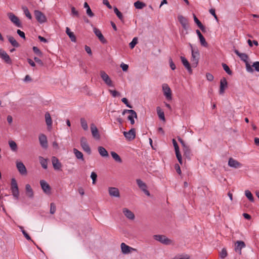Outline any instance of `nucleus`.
I'll return each mask as SVG.
<instances>
[{"mask_svg":"<svg viewBox=\"0 0 259 259\" xmlns=\"http://www.w3.org/2000/svg\"><path fill=\"white\" fill-rule=\"evenodd\" d=\"M191 50V62L192 66L196 67L199 62V52L197 48H193L192 45L190 44Z\"/></svg>","mask_w":259,"mask_h":259,"instance_id":"obj_1","label":"nucleus"},{"mask_svg":"<svg viewBox=\"0 0 259 259\" xmlns=\"http://www.w3.org/2000/svg\"><path fill=\"white\" fill-rule=\"evenodd\" d=\"M234 52L239 57L242 61L245 63L246 71L248 72L252 73L253 72V69L248 61V57L247 55L245 53H241L237 50H235Z\"/></svg>","mask_w":259,"mask_h":259,"instance_id":"obj_2","label":"nucleus"},{"mask_svg":"<svg viewBox=\"0 0 259 259\" xmlns=\"http://www.w3.org/2000/svg\"><path fill=\"white\" fill-rule=\"evenodd\" d=\"M11 190L15 199L18 200L19 198V191L17 181L15 178H12L11 182Z\"/></svg>","mask_w":259,"mask_h":259,"instance_id":"obj_3","label":"nucleus"},{"mask_svg":"<svg viewBox=\"0 0 259 259\" xmlns=\"http://www.w3.org/2000/svg\"><path fill=\"white\" fill-rule=\"evenodd\" d=\"M100 75L103 81L108 87H113L114 86L113 81L104 71H101Z\"/></svg>","mask_w":259,"mask_h":259,"instance_id":"obj_4","label":"nucleus"},{"mask_svg":"<svg viewBox=\"0 0 259 259\" xmlns=\"http://www.w3.org/2000/svg\"><path fill=\"white\" fill-rule=\"evenodd\" d=\"M7 16L11 22L16 27L22 28V25L19 18L13 13H8Z\"/></svg>","mask_w":259,"mask_h":259,"instance_id":"obj_5","label":"nucleus"},{"mask_svg":"<svg viewBox=\"0 0 259 259\" xmlns=\"http://www.w3.org/2000/svg\"><path fill=\"white\" fill-rule=\"evenodd\" d=\"M153 238L155 240L165 245H170L172 243V241L164 235H155Z\"/></svg>","mask_w":259,"mask_h":259,"instance_id":"obj_6","label":"nucleus"},{"mask_svg":"<svg viewBox=\"0 0 259 259\" xmlns=\"http://www.w3.org/2000/svg\"><path fill=\"white\" fill-rule=\"evenodd\" d=\"M162 92L166 100L170 101L172 100V93L171 90L168 85L166 83H164L162 85Z\"/></svg>","mask_w":259,"mask_h":259,"instance_id":"obj_7","label":"nucleus"},{"mask_svg":"<svg viewBox=\"0 0 259 259\" xmlns=\"http://www.w3.org/2000/svg\"><path fill=\"white\" fill-rule=\"evenodd\" d=\"M126 113L130 114V115L127 117L128 120L130 121L131 124H134L135 123L134 118H137V115L136 112L134 110L132 109H125L122 112V115H124Z\"/></svg>","mask_w":259,"mask_h":259,"instance_id":"obj_8","label":"nucleus"},{"mask_svg":"<svg viewBox=\"0 0 259 259\" xmlns=\"http://www.w3.org/2000/svg\"><path fill=\"white\" fill-rule=\"evenodd\" d=\"M120 247L121 252L124 254H129L133 251L137 252V249L134 248H133L131 246H128L124 243H121L120 244Z\"/></svg>","mask_w":259,"mask_h":259,"instance_id":"obj_9","label":"nucleus"},{"mask_svg":"<svg viewBox=\"0 0 259 259\" xmlns=\"http://www.w3.org/2000/svg\"><path fill=\"white\" fill-rule=\"evenodd\" d=\"M40 185L43 192L46 194L50 195L51 194V187L45 180H40Z\"/></svg>","mask_w":259,"mask_h":259,"instance_id":"obj_10","label":"nucleus"},{"mask_svg":"<svg viewBox=\"0 0 259 259\" xmlns=\"http://www.w3.org/2000/svg\"><path fill=\"white\" fill-rule=\"evenodd\" d=\"M0 57L6 63L9 64H12V62L10 56L7 52L2 48H0Z\"/></svg>","mask_w":259,"mask_h":259,"instance_id":"obj_11","label":"nucleus"},{"mask_svg":"<svg viewBox=\"0 0 259 259\" xmlns=\"http://www.w3.org/2000/svg\"><path fill=\"white\" fill-rule=\"evenodd\" d=\"M245 244L243 241H237L235 244L234 250L239 255L242 254V249L245 247Z\"/></svg>","mask_w":259,"mask_h":259,"instance_id":"obj_12","label":"nucleus"},{"mask_svg":"<svg viewBox=\"0 0 259 259\" xmlns=\"http://www.w3.org/2000/svg\"><path fill=\"white\" fill-rule=\"evenodd\" d=\"M80 145L84 151L87 152L88 154H90L91 153V148L87 143L86 139L84 137H82L81 138Z\"/></svg>","mask_w":259,"mask_h":259,"instance_id":"obj_13","label":"nucleus"},{"mask_svg":"<svg viewBox=\"0 0 259 259\" xmlns=\"http://www.w3.org/2000/svg\"><path fill=\"white\" fill-rule=\"evenodd\" d=\"M34 15L36 19L40 23H44L47 20L45 15L38 10L34 11Z\"/></svg>","mask_w":259,"mask_h":259,"instance_id":"obj_14","label":"nucleus"},{"mask_svg":"<svg viewBox=\"0 0 259 259\" xmlns=\"http://www.w3.org/2000/svg\"><path fill=\"white\" fill-rule=\"evenodd\" d=\"M136 182L141 190H142L146 195L150 196V193L147 189L146 184L140 179H137Z\"/></svg>","mask_w":259,"mask_h":259,"instance_id":"obj_15","label":"nucleus"},{"mask_svg":"<svg viewBox=\"0 0 259 259\" xmlns=\"http://www.w3.org/2000/svg\"><path fill=\"white\" fill-rule=\"evenodd\" d=\"M228 165L230 167L239 168L242 167V164L233 158H230L228 160Z\"/></svg>","mask_w":259,"mask_h":259,"instance_id":"obj_16","label":"nucleus"},{"mask_svg":"<svg viewBox=\"0 0 259 259\" xmlns=\"http://www.w3.org/2000/svg\"><path fill=\"white\" fill-rule=\"evenodd\" d=\"M123 135L125 138L128 141L133 140L136 137L135 128L131 129L128 132H124Z\"/></svg>","mask_w":259,"mask_h":259,"instance_id":"obj_17","label":"nucleus"},{"mask_svg":"<svg viewBox=\"0 0 259 259\" xmlns=\"http://www.w3.org/2000/svg\"><path fill=\"white\" fill-rule=\"evenodd\" d=\"M93 31L94 32V33L95 34V35L97 36V37H98V38H99L100 41L102 44H106L107 43L106 39L105 38V37H104L103 35L102 34L101 31L99 29H98L96 27H94Z\"/></svg>","mask_w":259,"mask_h":259,"instance_id":"obj_18","label":"nucleus"},{"mask_svg":"<svg viewBox=\"0 0 259 259\" xmlns=\"http://www.w3.org/2000/svg\"><path fill=\"white\" fill-rule=\"evenodd\" d=\"M228 87V82L227 81V79L226 78L223 77L220 80V90H219V93L221 95L224 94L225 93V90Z\"/></svg>","mask_w":259,"mask_h":259,"instance_id":"obj_19","label":"nucleus"},{"mask_svg":"<svg viewBox=\"0 0 259 259\" xmlns=\"http://www.w3.org/2000/svg\"><path fill=\"white\" fill-rule=\"evenodd\" d=\"M52 162L53 166L56 170H61L62 167V164L59 161V159L55 156L52 158Z\"/></svg>","mask_w":259,"mask_h":259,"instance_id":"obj_20","label":"nucleus"},{"mask_svg":"<svg viewBox=\"0 0 259 259\" xmlns=\"http://www.w3.org/2000/svg\"><path fill=\"white\" fill-rule=\"evenodd\" d=\"M91 131L93 137L96 140H99L100 136L98 130L94 123L91 124Z\"/></svg>","mask_w":259,"mask_h":259,"instance_id":"obj_21","label":"nucleus"},{"mask_svg":"<svg viewBox=\"0 0 259 259\" xmlns=\"http://www.w3.org/2000/svg\"><path fill=\"white\" fill-rule=\"evenodd\" d=\"M38 139L41 146L44 148H47L48 145L47 137L44 134H41L39 135Z\"/></svg>","mask_w":259,"mask_h":259,"instance_id":"obj_22","label":"nucleus"},{"mask_svg":"<svg viewBox=\"0 0 259 259\" xmlns=\"http://www.w3.org/2000/svg\"><path fill=\"white\" fill-rule=\"evenodd\" d=\"M122 212L125 217L130 220H134L135 218L134 213L127 208H123Z\"/></svg>","mask_w":259,"mask_h":259,"instance_id":"obj_23","label":"nucleus"},{"mask_svg":"<svg viewBox=\"0 0 259 259\" xmlns=\"http://www.w3.org/2000/svg\"><path fill=\"white\" fill-rule=\"evenodd\" d=\"M16 167L20 174L24 175L27 174L26 168L22 162H17Z\"/></svg>","mask_w":259,"mask_h":259,"instance_id":"obj_24","label":"nucleus"},{"mask_svg":"<svg viewBox=\"0 0 259 259\" xmlns=\"http://www.w3.org/2000/svg\"><path fill=\"white\" fill-rule=\"evenodd\" d=\"M108 192L109 195L111 197H120V193L118 188L115 187H109L108 188Z\"/></svg>","mask_w":259,"mask_h":259,"instance_id":"obj_25","label":"nucleus"},{"mask_svg":"<svg viewBox=\"0 0 259 259\" xmlns=\"http://www.w3.org/2000/svg\"><path fill=\"white\" fill-rule=\"evenodd\" d=\"M178 19L179 22L182 25L183 28L184 29L187 30L188 28V23L187 19L184 17H183L182 15H179L178 16Z\"/></svg>","mask_w":259,"mask_h":259,"instance_id":"obj_26","label":"nucleus"},{"mask_svg":"<svg viewBox=\"0 0 259 259\" xmlns=\"http://www.w3.org/2000/svg\"><path fill=\"white\" fill-rule=\"evenodd\" d=\"M180 58H181V60L183 65L184 66V67L186 68V69L188 70V71L189 73H191L192 72V70L191 69L190 64L189 62H188V61L187 60V59L185 57H184L183 56H181Z\"/></svg>","mask_w":259,"mask_h":259,"instance_id":"obj_27","label":"nucleus"},{"mask_svg":"<svg viewBox=\"0 0 259 259\" xmlns=\"http://www.w3.org/2000/svg\"><path fill=\"white\" fill-rule=\"evenodd\" d=\"M25 190L27 196L30 198H32L34 196L33 191L29 184L25 185Z\"/></svg>","mask_w":259,"mask_h":259,"instance_id":"obj_28","label":"nucleus"},{"mask_svg":"<svg viewBox=\"0 0 259 259\" xmlns=\"http://www.w3.org/2000/svg\"><path fill=\"white\" fill-rule=\"evenodd\" d=\"M98 151L101 156L103 157H108L109 156L107 151L103 147L99 146L98 147Z\"/></svg>","mask_w":259,"mask_h":259,"instance_id":"obj_29","label":"nucleus"},{"mask_svg":"<svg viewBox=\"0 0 259 259\" xmlns=\"http://www.w3.org/2000/svg\"><path fill=\"white\" fill-rule=\"evenodd\" d=\"M45 120L46 122V124L48 126V129L51 130L52 126V120L51 117V115L49 113L47 112L45 114Z\"/></svg>","mask_w":259,"mask_h":259,"instance_id":"obj_30","label":"nucleus"},{"mask_svg":"<svg viewBox=\"0 0 259 259\" xmlns=\"http://www.w3.org/2000/svg\"><path fill=\"white\" fill-rule=\"evenodd\" d=\"M156 111L159 118L164 121L165 120L164 113L160 107H156Z\"/></svg>","mask_w":259,"mask_h":259,"instance_id":"obj_31","label":"nucleus"},{"mask_svg":"<svg viewBox=\"0 0 259 259\" xmlns=\"http://www.w3.org/2000/svg\"><path fill=\"white\" fill-rule=\"evenodd\" d=\"M73 153L77 159L83 160V155L80 151H78L77 149L74 148Z\"/></svg>","mask_w":259,"mask_h":259,"instance_id":"obj_32","label":"nucleus"},{"mask_svg":"<svg viewBox=\"0 0 259 259\" xmlns=\"http://www.w3.org/2000/svg\"><path fill=\"white\" fill-rule=\"evenodd\" d=\"M8 40L11 44L14 47H18L19 46V43L16 40V39L11 36H8Z\"/></svg>","mask_w":259,"mask_h":259,"instance_id":"obj_33","label":"nucleus"},{"mask_svg":"<svg viewBox=\"0 0 259 259\" xmlns=\"http://www.w3.org/2000/svg\"><path fill=\"white\" fill-rule=\"evenodd\" d=\"M39 162L41 165V166L44 169H47L48 168V161L46 159L44 158L41 156L39 157Z\"/></svg>","mask_w":259,"mask_h":259,"instance_id":"obj_34","label":"nucleus"},{"mask_svg":"<svg viewBox=\"0 0 259 259\" xmlns=\"http://www.w3.org/2000/svg\"><path fill=\"white\" fill-rule=\"evenodd\" d=\"M9 145L12 151L15 152L17 150V145L15 141L13 140L9 141Z\"/></svg>","mask_w":259,"mask_h":259,"instance_id":"obj_35","label":"nucleus"},{"mask_svg":"<svg viewBox=\"0 0 259 259\" xmlns=\"http://www.w3.org/2000/svg\"><path fill=\"white\" fill-rule=\"evenodd\" d=\"M80 124L84 131L88 130V125L87 120L84 118H81L80 119Z\"/></svg>","mask_w":259,"mask_h":259,"instance_id":"obj_36","label":"nucleus"},{"mask_svg":"<svg viewBox=\"0 0 259 259\" xmlns=\"http://www.w3.org/2000/svg\"><path fill=\"white\" fill-rule=\"evenodd\" d=\"M134 6L137 9H142L146 6V4L140 1H137L134 3Z\"/></svg>","mask_w":259,"mask_h":259,"instance_id":"obj_37","label":"nucleus"},{"mask_svg":"<svg viewBox=\"0 0 259 259\" xmlns=\"http://www.w3.org/2000/svg\"><path fill=\"white\" fill-rule=\"evenodd\" d=\"M183 150L184 155L187 158L190 159L192 154H191V150L190 149L189 146H188V147H185V148L183 149Z\"/></svg>","mask_w":259,"mask_h":259,"instance_id":"obj_38","label":"nucleus"},{"mask_svg":"<svg viewBox=\"0 0 259 259\" xmlns=\"http://www.w3.org/2000/svg\"><path fill=\"white\" fill-rule=\"evenodd\" d=\"M194 20L195 22L196 23L197 26L199 27V28L202 30L204 31L205 29V27L202 24L201 22L197 19V18L196 17V16L194 14Z\"/></svg>","mask_w":259,"mask_h":259,"instance_id":"obj_39","label":"nucleus"},{"mask_svg":"<svg viewBox=\"0 0 259 259\" xmlns=\"http://www.w3.org/2000/svg\"><path fill=\"white\" fill-rule=\"evenodd\" d=\"M245 195L250 202H254V198L251 192L249 190L245 191Z\"/></svg>","mask_w":259,"mask_h":259,"instance_id":"obj_40","label":"nucleus"},{"mask_svg":"<svg viewBox=\"0 0 259 259\" xmlns=\"http://www.w3.org/2000/svg\"><path fill=\"white\" fill-rule=\"evenodd\" d=\"M111 155L113 158L117 162L121 163L122 162V160L120 158V156L115 152H111Z\"/></svg>","mask_w":259,"mask_h":259,"instance_id":"obj_41","label":"nucleus"},{"mask_svg":"<svg viewBox=\"0 0 259 259\" xmlns=\"http://www.w3.org/2000/svg\"><path fill=\"white\" fill-rule=\"evenodd\" d=\"M22 9L26 17L31 20L32 19V16L28 8L24 6L22 7Z\"/></svg>","mask_w":259,"mask_h":259,"instance_id":"obj_42","label":"nucleus"},{"mask_svg":"<svg viewBox=\"0 0 259 259\" xmlns=\"http://www.w3.org/2000/svg\"><path fill=\"white\" fill-rule=\"evenodd\" d=\"M114 12L118 17V18L121 21L123 20V17L122 13L118 10L116 7L114 8Z\"/></svg>","mask_w":259,"mask_h":259,"instance_id":"obj_43","label":"nucleus"},{"mask_svg":"<svg viewBox=\"0 0 259 259\" xmlns=\"http://www.w3.org/2000/svg\"><path fill=\"white\" fill-rule=\"evenodd\" d=\"M190 256L188 254L178 255L172 259H190Z\"/></svg>","mask_w":259,"mask_h":259,"instance_id":"obj_44","label":"nucleus"},{"mask_svg":"<svg viewBox=\"0 0 259 259\" xmlns=\"http://www.w3.org/2000/svg\"><path fill=\"white\" fill-rule=\"evenodd\" d=\"M228 255L227 251L226 248H224L222 249L221 251L220 252V257L222 258H225Z\"/></svg>","mask_w":259,"mask_h":259,"instance_id":"obj_45","label":"nucleus"},{"mask_svg":"<svg viewBox=\"0 0 259 259\" xmlns=\"http://www.w3.org/2000/svg\"><path fill=\"white\" fill-rule=\"evenodd\" d=\"M222 66H223V69H224V70L229 74V75H231L232 72L231 71V70L230 69L229 66L225 64V63H223L222 64Z\"/></svg>","mask_w":259,"mask_h":259,"instance_id":"obj_46","label":"nucleus"},{"mask_svg":"<svg viewBox=\"0 0 259 259\" xmlns=\"http://www.w3.org/2000/svg\"><path fill=\"white\" fill-rule=\"evenodd\" d=\"M138 43V39L137 37H134L132 41L130 43L129 46L131 49H133Z\"/></svg>","mask_w":259,"mask_h":259,"instance_id":"obj_47","label":"nucleus"},{"mask_svg":"<svg viewBox=\"0 0 259 259\" xmlns=\"http://www.w3.org/2000/svg\"><path fill=\"white\" fill-rule=\"evenodd\" d=\"M97 178V175L95 172H92L91 174V178L92 179L93 184H95L96 183V180Z\"/></svg>","mask_w":259,"mask_h":259,"instance_id":"obj_48","label":"nucleus"},{"mask_svg":"<svg viewBox=\"0 0 259 259\" xmlns=\"http://www.w3.org/2000/svg\"><path fill=\"white\" fill-rule=\"evenodd\" d=\"M175 153H176L177 158L178 159V160L179 162L181 164H182V163H183V162H182V157L181 154V153L180 152V151L175 152Z\"/></svg>","mask_w":259,"mask_h":259,"instance_id":"obj_49","label":"nucleus"},{"mask_svg":"<svg viewBox=\"0 0 259 259\" xmlns=\"http://www.w3.org/2000/svg\"><path fill=\"white\" fill-rule=\"evenodd\" d=\"M56 210V205L54 203H51L50 204V213L51 214H54Z\"/></svg>","mask_w":259,"mask_h":259,"instance_id":"obj_50","label":"nucleus"},{"mask_svg":"<svg viewBox=\"0 0 259 259\" xmlns=\"http://www.w3.org/2000/svg\"><path fill=\"white\" fill-rule=\"evenodd\" d=\"M68 36H69V37L70 38L71 40L72 41V42H76V36H75L73 32H71V33H69V34H68Z\"/></svg>","mask_w":259,"mask_h":259,"instance_id":"obj_51","label":"nucleus"},{"mask_svg":"<svg viewBox=\"0 0 259 259\" xmlns=\"http://www.w3.org/2000/svg\"><path fill=\"white\" fill-rule=\"evenodd\" d=\"M109 92L113 97H116L120 95V93L115 90H109Z\"/></svg>","mask_w":259,"mask_h":259,"instance_id":"obj_52","label":"nucleus"},{"mask_svg":"<svg viewBox=\"0 0 259 259\" xmlns=\"http://www.w3.org/2000/svg\"><path fill=\"white\" fill-rule=\"evenodd\" d=\"M172 144H173V145H174V148H175V152L180 151L179 147L178 146V145L176 140L173 139L172 140Z\"/></svg>","mask_w":259,"mask_h":259,"instance_id":"obj_53","label":"nucleus"},{"mask_svg":"<svg viewBox=\"0 0 259 259\" xmlns=\"http://www.w3.org/2000/svg\"><path fill=\"white\" fill-rule=\"evenodd\" d=\"M71 14L76 17H79L78 12L73 7L71 8Z\"/></svg>","mask_w":259,"mask_h":259,"instance_id":"obj_54","label":"nucleus"},{"mask_svg":"<svg viewBox=\"0 0 259 259\" xmlns=\"http://www.w3.org/2000/svg\"><path fill=\"white\" fill-rule=\"evenodd\" d=\"M199 40H200V42L201 44V45L203 46V47H207V42L205 40V38L203 37H202V38H200L199 39Z\"/></svg>","mask_w":259,"mask_h":259,"instance_id":"obj_55","label":"nucleus"},{"mask_svg":"<svg viewBox=\"0 0 259 259\" xmlns=\"http://www.w3.org/2000/svg\"><path fill=\"white\" fill-rule=\"evenodd\" d=\"M33 51L36 54H37L39 56L42 55V53H41V51L39 50V49L37 47H33Z\"/></svg>","mask_w":259,"mask_h":259,"instance_id":"obj_56","label":"nucleus"},{"mask_svg":"<svg viewBox=\"0 0 259 259\" xmlns=\"http://www.w3.org/2000/svg\"><path fill=\"white\" fill-rule=\"evenodd\" d=\"M252 66L254 68L255 71L259 72V62H254Z\"/></svg>","mask_w":259,"mask_h":259,"instance_id":"obj_57","label":"nucleus"},{"mask_svg":"<svg viewBox=\"0 0 259 259\" xmlns=\"http://www.w3.org/2000/svg\"><path fill=\"white\" fill-rule=\"evenodd\" d=\"M178 141L180 142L182 146H183V149L185 148V147H188L189 146L187 145L185 142L180 137H178Z\"/></svg>","mask_w":259,"mask_h":259,"instance_id":"obj_58","label":"nucleus"},{"mask_svg":"<svg viewBox=\"0 0 259 259\" xmlns=\"http://www.w3.org/2000/svg\"><path fill=\"white\" fill-rule=\"evenodd\" d=\"M178 141L180 142L182 146H183V149L185 148V147H188L189 146L187 145L185 142L180 137H178Z\"/></svg>","mask_w":259,"mask_h":259,"instance_id":"obj_59","label":"nucleus"},{"mask_svg":"<svg viewBox=\"0 0 259 259\" xmlns=\"http://www.w3.org/2000/svg\"><path fill=\"white\" fill-rule=\"evenodd\" d=\"M121 101L123 103H124L127 107H128L130 108H132V106L130 104H128L127 99L126 98H122L121 99Z\"/></svg>","mask_w":259,"mask_h":259,"instance_id":"obj_60","label":"nucleus"},{"mask_svg":"<svg viewBox=\"0 0 259 259\" xmlns=\"http://www.w3.org/2000/svg\"><path fill=\"white\" fill-rule=\"evenodd\" d=\"M120 67L122 68L123 71H126L128 68V66L127 64H125L123 63H122L120 64Z\"/></svg>","mask_w":259,"mask_h":259,"instance_id":"obj_61","label":"nucleus"},{"mask_svg":"<svg viewBox=\"0 0 259 259\" xmlns=\"http://www.w3.org/2000/svg\"><path fill=\"white\" fill-rule=\"evenodd\" d=\"M22 233L27 240L33 242L31 237L29 236V235L26 233V232L25 230H22Z\"/></svg>","mask_w":259,"mask_h":259,"instance_id":"obj_62","label":"nucleus"},{"mask_svg":"<svg viewBox=\"0 0 259 259\" xmlns=\"http://www.w3.org/2000/svg\"><path fill=\"white\" fill-rule=\"evenodd\" d=\"M17 33L21 37L23 38H25V33L24 32L21 31L19 29H18L17 31Z\"/></svg>","mask_w":259,"mask_h":259,"instance_id":"obj_63","label":"nucleus"},{"mask_svg":"<svg viewBox=\"0 0 259 259\" xmlns=\"http://www.w3.org/2000/svg\"><path fill=\"white\" fill-rule=\"evenodd\" d=\"M87 14L90 17H92L94 15L90 8H89L88 9H87Z\"/></svg>","mask_w":259,"mask_h":259,"instance_id":"obj_64","label":"nucleus"}]
</instances>
